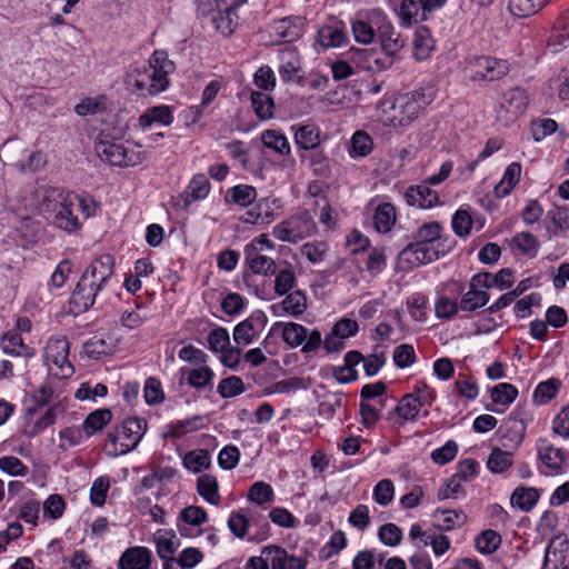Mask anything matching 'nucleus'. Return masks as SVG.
<instances>
[{
    "mask_svg": "<svg viewBox=\"0 0 569 569\" xmlns=\"http://www.w3.org/2000/svg\"><path fill=\"white\" fill-rule=\"evenodd\" d=\"M455 390L460 396L468 400H473L478 397L479 387L475 378L468 375H459L455 381Z\"/></svg>",
    "mask_w": 569,
    "mask_h": 569,
    "instance_id": "53",
    "label": "nucleus"
},
{
    "mask_svg": "<svg viewBox=\"0 0 569 569\" xmlns=\"http://www.w3.org/2000/svg\"><path fill=\"white\" fill-rule=\"evenodd\" d=\"M501 536L491 529L482 531L476 539V548L479 552L490 555L501 545Z\"/></svg>",
    "mask_w": 569,
    "mask_h": 569,
    "instance_id": "51",
    "label": "nucleus"
},
{
    "mask_svg": "<svg viewBox=\"0 0 569 569\" xmlns=\"http://www.w3.org/2000/svg\"><path fill=\"white\" fill-rule=\"evenodd\" d=\"M307 296L301 289L289 291L284 295V299L279 303L271 307L276 315H280L278 311L281 310L292 317H299L307 310Z\"/></svg>",
    "mask_w": 569,
    "mask_h": 569,
    "instance_id": "21",
    "label": "nucleus"
},
{
    "mask_svg": "<svg viewBox=\"0 0 569 569\" xmlns=\"http://www.w3.org/2000/svg\"><path fill=\"white\" fill-rule=\"evenodd\" d=\"M211 190V183L204 173L194 174L184 189L182 197L184 207L190 206L194 201L203 200Z\"/></svg>",
    "mask_w": 569,
    "mask_h": 569,
    "instance_id": "24",
    "label": "nucleus"
},
{
    "mask_svg": "<svg viewBox=\"0 0 569 569\" xmlns=\"http://www.w3.org/2000/svg\"><path fill=\"white\" fill-rule=\"evenodd\" d=\"M111 420V411L109 409H98L86 418L82 425V430L87 437L94 435L103 429Z\"/></svg>",
    "mask_w": 569,
    "mask_h": 569,
    "instance_id": "44",
    "label": "nucleus"
},
{
    "mask_svg": "<svg viewBox=\"0 0 569 569\" xmlns=\"http://www.w3.org/2000/svg\"><path fill=\"white\" fill-rule=\"evenodd\" d=\"M512 466V453L505 451L500 448H493L488 461L487 467L493 473H502Z\"/></svg>",
    "mask_w": 569,
    "mask_h": 569,
    "instance_id": "47",
    "label": "nucleus"
},
{
    "mask_svg": "<svg viewBox=\"0 0 569 569\" xmlns=\"http://www.w3.org/2000/svg\"><path fill=\"white\" fill-rule=\"evenodd\" d=\"M114 274V258L106 253L94 258L80 277L70 298V309L82 313L94 306L96 300L112 281Z\"/></svg>",
    "mask_w": 569,
    "mask_h": 569,
    "instance_id": "3",
    "label": "nucleus"
},
{
    "mask_svg": "<svg viewBox=\"0 0 569 569\" xmlns=\"http://www.w3.org/2000/svg\"><path fill=\"white\" fill-rule=\"evenodd\" d=\"M176 69L174 62L163 50H156L148 67L136 68L126 78L127 89L139 97H152L168 89V76Z\"/></svg>",
    "mask_w": 569,
    "mask_h": 569,
    "instance_id": "4",
    "label": "nucleus"
},
{
    "mask_svg": "<svg viewBox=\"0 0 569 569\" xmlns=\"http://www.w3.org/2000/svg\"><path fill=\"white\" fill-rule=\"evenodd\" d=\"M110 488V482L107 477L97 478L90 489L91 503L97 507H102L107 499V492Z\"/></svg>",
    "mask_w": 569,
    "mask_h": 569,
    "instance_id": "60",
    "label": "nucleus"
},
{
    "mask_svg": "<svg viewBox=\"0 0 569 569\" xmlns=\"http://www.w3.org/2000/svg\"><path fill=\"white\" fill-rule=\"evenodd\" d=\"M317 232V224L307 210L290 216L284 221L276 224L272 234L280 241L296 243Z\"/></svg>",
    "mask_w": 569,
    "mask_h": 569,
    "instance_id": "8",
    "label": "nucleus"
},
{
    "mask_svg": "<svg viewBox=\"0 0 569 569\" xmlns=\"http://www.w3.org/2000/svg\"><path fill=\"white\" fill-rule=\"evenodd\" d=\"M301 61L300 57L293 51H284L281 53V64L279 74L284 82H301Z\"/></svg>",
    "mask_w": 569,
    "mask_h": 569,
    "instance_id": "25",
    "label": "nucleus"
},
{
    "mask_svg": "<svg viewBox=\"0 0 569 569\" xmlns=\"http://www.w3.org/2000/svg\"><path fill=\"white\" fill-rule=\"evenodd\" d=\"M147 429V422L138 417L127 418L112 432L108 433L104 450L110 457L126 455L134 449Z\"/></svg>",
    "mask_w": 569,
    "mask_h": 569,
    "instance_id": "6",
    "label": "nucleus"
},
{
    "mask_svg": "<svg viewBox=\"0 0 569 569\" xmlns=\"http://www.w3.org/2000/svg\"><path fill=\"white\" fill-rule=\"evenodd\" d=\"M473 220L470 212L466 209H459L452 216L451 227L456 236L465 238L469 236L472 229Z\"/></svg>",
    "mask_w": 569,
    "mask_h": 569,
    "instance_id": "54",
    "label": "nucleus"
},
{
    "mask_svg": "<svg viewBox=\"0 0 569 569\" xmlns=\"http://www.w3.org/2000/svg\"><path fill=\"white\" fill-rule=\"evenodd\" d=\"M240 459V451L236 446L223 447L218 455V463L224 470H231L237 467Z\"/></svg>",
    "mask_w": 569,
    "mask_h": 569,
    "instance_id": "64",
    "label": "nucleus"
},
{
    "mask_svg": "<svg viewBox=\"0 0 569 569\" xmlns=\"http://www.w3.org/2000/svg\"><path fill=\"white\" fill-rule=\"evenodd\" d=\"M154 542L157 553L161 559H169L173 557L179 541L173 531L158 530L154 533Z\"/></svg>",
    "mask_w": 569,
    "mask_h": 569,
    "instance_id": "36",
    "label": "nucleus"
},
{
    "mask_svg": "<svg viewBox=\"0 0 569 569\" xmlns=\"http://www.w3.org/2000/svg\"><path fill=\"white\" fill-rule=\"evenodd\" d=\"M274 276L273 290L278 297L287 295L297 286L298 279L293 266L288 261L279 263Z\"/></svg>",
    "mask_w": 569,
    "mask_h": 569,
    "instance_id": "23",
    "label": "nucleus"
},
{
    "mask_svg": "<svg viewBox=\"0 0 569 569\" xmlns=\"http://www.w3.org/2000/svg\"><path fill=\"white\" fill-rule=\"evenodd\" d=\"M251 107L260 120L273 117L274 101L264 92L252 91L250 96Z\"/></svg>",
    "mask_w": 569,
    "mask_h": 569,
    "instance_id": "39",
    "label": "nucleus"
},
{
    "mask_svg": "<svg viewBox=\"0 0 569 569\" xmlns=\"http://www.w3.org/2000/svg\"><path fill=\"white\" fill-rule=\"evenodd\" d=\"M381 20V24H379L380 27L377 32V38L379 39L385 53L396 54L403 47V40L395 30L392 23L383 12Z\"/></svg>",
    "mask_w": 569,
    "mask_h": 569,
    "instance_id": "18",
    "label": "nucleus"
},
{
    "mask_svg": "<svg viewBox=\"0 0 569 569\" xmlns=\"http://www.w3.org/2000/svg\"><path fill=\"white\" fill-rule=\"evenodd\" d=\"M382 11L373 9L369 11L366 19H357L352 22L355 40L359 43H371L377 37L379 24H381Z\"/></svg>",
    "mask_w": 569,
    "mask_h": 569,
    "instance_id": "14",
    "label": "nucleus"
},
{
    "mask_svg": "<svg viewBox=\"0 0 569 569\" xmlns=\"http://www.w3.org/2000/svg\"><path fill=\"white\" fill-rule=\"evenodd\" d=\"M151 551L147 547H130L120 557L118 569H150Z\"/></svg>",
    "mask_w": 569,
    "mask_h": 569,
    "instance_id": "20",
    "label": "nucleus"
},
{
    "mask_svg": "<svg viewBox=\"0 0 569 569\" xmlns=\"http://www.w3.org/2000/svg\"><path fill=\"white\" fill-rule=\"evenodd\" d=\"M244 298L237 292L228 293L221 301V310L231 317L239 315L244 309Z\"/></svg>",
    "mask_w": 569,
    "mask_h": 569,
    "instance_id": "61",
    "label": "nucleus"
},
{
    "mask_svg": "<svg viewBox=\"0 0 569 569\" xmlns=\"http://www.w3.org/2000/svg\"><path fill=\"white\" fill-rule=\"evenodd\" d=\"M378 537L383 545L396 547L401 542L402 531L398 526L389 522L379 528Z\"/></svg>",
    "mask_w": 569,
    "mask_h": 569,
    "instance_id": "58",
    "label": "nucleus"
},
{
    "mask_svg": "<svg viewBox=\"0 0 569 569\" xmlns=\"http://www.w3.org/2000/svg\"><path fill=\"white\" fill-rule=\"evenodd\" d=\"M539 498L540 491L537 488L519 486L511 493L510 503L512 507L528 512L533 509Z\"/></svg>",
    "mask_w": 569,
    "mask_h": 569,
    "instance_id": "27",
    "label": "nucleus"
},
{
    "mask_svg": "<svg viewBox=\"0 0 569 569\" xmlns=\"http://www.w3.org/2000/svg\"><path fill=\"white\" fill-rule=\"evenodd\" d=\"M144 399L148 405H159L164 400V392L161 382L150 377L144 383Z\"/></svg>",
    "mask_w": 569,
    "mask_h": 569,
    "instance_id": "59",
    "label": "nucleus"
},
{
    "mask_svg": "<svg viewBox=\"0 0 569 569\" xmlns=\"http://www.w3.org/2000/svg\"><path fill=\"white\" fill-rule=\"evenodd\" d=\"M182 377L187 378V383L197 389L202 390L212 386L214 377L213 371L208 367H199L194 369L181 368Z\"/></svg>",
    "mask_w": 569,
    "mask_h": 569,
    "instance_id": "34",
    "label": "nucleus"
},
{
    "mask_svg": "<svg viewBox=\"0 0 569 569\" xmlns=\"http://www.w3.org/2000/svg\"><path fill=\"white\" fill-rule=\"evenodd\" d=\"M208 347L212 352H221L230 347V337L226 328L217 327L208 336Z\"/></svg>",
    "mask_w": 569,
    "mask_h": 569,
    "instance_id": "57",
    "label": "nucleus"
},
{
    "mask_svg": "<svg viewBox=\"0 0 569 569\" xmlns=\"http://www.w3.org/2000/svg\"><path fill=\"white\" fill-rule=\"evenodd\" d=\"M458 452V446L453 440L447 441L441 448L431 452L433 462L442 466L453 460Z\"/></svg>",
    "mask_w": 569,
    "mask_h": 569,
    "instance_id": "63",
    "label": "nucleus"
},
{
    "mask_svg": "<svg viewBox=\"0 0 569 569\" xmlns=\"http://www.w3.org/2000/svg\"><path fill=\"white\" fill-rule=\"evenodd\" d=\"M303 26L302 18L295 16L274 20L271 29L279 41L293 42L302 36Z\"/></svg>",
    "mask_w": 569,
    "mask_h": 569,
    "instance_id": "16",
    "label": "nucleus"
},
{
    "mask_svg": "<svg viewBox=\"0 0 569 569\" xmlns=\"http://www.w3.org/2000/svg\"><path fill=\"white\" fill-rule=\"evenodd\" d=\"M543 4V0H509L510 12L519 18L536 13Z\"/></svg>",
    "mask_w": 569,
    "mask_h": 569,
    "instance_id": "55",
    "label": "nucleus"
},
{
    "mask_svg": "<svg viewBox=\"0 0 569 569\" xmlns=\"http://www.w3.org/2000/svg\"><path fill=\"white\" fill-rule=\"evenodd\" d=\"M96 152L102 161L118 167H133L143 160L140 152L129 150L114 140H100L96 143Z\"/></svg>",
    "mask_w": 569,
    "mask_h": 569,
    "instance_id": "11",
    "label": "nucleus"
},
{
    "mask_svg": "<svg viewBox=\"0 0 569 569\" xmlns=\"http://www.w3.org/2000/svg\"><path fill=\"white\" fill-rule=\"evenodd\" d=\"M452 247L443 226L438 221L420 224L411 236V241L401 250L400 259L411 267H419L446 256Z\"/></svg>",
    "mask_w": 569,
    "mask_h": 569,
    "instance_id": "2",
    "label": "nucleus"
},
{
    "mask_svg": "<svg viewBox=\"0 0 569 569\" xmlns=\"http://www.w3.org/2000/svg\"><path fill=\"white\" fill-rule=\"evenodd\" d=\"M173 122V113L171 107L160 104L148 108L139 117V126L142 129L151 127L153 123H160L162 126H170Z\"/></svg>",
    "mask_w": 569,
    "mask_h": 569,
    "instance_id": "26",
    "label": "nucleus"
},
{
    "mask_svg": "<svg viewBox=\"0 0 569 569\" xmlns=\"http://www.w3.org/2000/svg\"><path fill=\"white\" fill-rule=\"evenodd\" d=\"M453 168L452 161H445L437 174L428 177L421 184L410 186L405 192L406 202L421 209H430L439 203V194L430 186H437L448 179Z\"/></svg>",
    "mask_w": 569,
    "mask_h": 569,
    "instance_id": "7",
    "label": "nucleus"
},
{
    "mask_svg": "<svg viewBox=\"0 0 569 569\" xmlns=\"http://www.w3.org/2000/svg\"><path fill=\"white\" fill-rule=\"evenodd\" d=\"M413 47V56L417 60L422 61L430 56V52L435 49V41L428 29L421 28L416 31Z\"/></svg>",
    "mask_w": 569,
    "mask_h": 569,
    "instance_id": "43",
    "label": "nucleus"
},
{
    "mask_svg": "<svg viewBox=\"0 0 569 569\" xmlns=\"http://www.w3.org/2000/svg\"><path fill=\"white\" fill-rule=\"evenodd\" d=\"M247 498L257 505L270 503L274 500L272 487L263 481H257L248 490Z\"/></svg>",
    "mask_w": 569,
    "mask_h": 569,
    "instance_id": "49",
    "label": "nucleus"
},
{
    "mask_svg": "<svg viewBox=\"0 0 569 569\" xmlns=\"http://www.w3.org/2000/svg\"><path fill=\"white\" fill-rule=\"evenodd\" d=\"M396 208L390 202L379 204L373 214V224L378 232H389L396 223Z\"/></svg>",
    "mask_w": 569,
    "mask_h": 569,
    "instance_id": "32",
    "label": "nucleus"
},
{
    "mask_svg": "<svg viewBox=\"0 0 569 569\" xmlns=\"http://www.w3.org/2000/svg\"><path fill=\"white\" fill-rule=\"evenodd\" d=\"M432 101V93L426 89L413 90L392 99H385L378 106L380 121L393 129L410 126L420 112Z\"/></svg>",
    "mask_w": 569,
    "mask_h": 569,
    "instance_id": "5",
    "label": "nucleus"
},
{
    "mask_svg": "<svg viewBox=\"0 0 569 569\" xmlns=\"http://www.w3.org/2000/svg\"><path fill=\"white\" fill-rule=\"evenodd\" d=\"M297 146L306 151L315 150L320 144V131L315 124H305L295 132Z\"/></svg>",
    "mask_w": 569,
    "mask_h": 569,
    "instance_id": "35",
    "label": "nucleus"
},
{
    "mask_svg": "<svg viewBox=\"0 0 569 569\" xmlns=\"http://www.w3.org/2000/svg\"><path fill=\"white\" fill-rule=\"evenodd\" d=\"M502 99V107L506 108L507 111L520 113L526 109L527 97L525 94V91L520 88H512L507 90L503 93Z\"/></svg>",
    "mask_w": 569,
    "mask_h": 569,
    "instance_id": "50",
    "label": "nucleus"
},
{
    "mask_svg": "<svg viewBox=\"0 0 569 569\" xmlns=\"http://www.w3.org/2000/svg\"><path fill=\"white\" fill-rule=\"evenodd\" d=\"M0 348L4 353L13 357L32 358L36 356V349L26 345L17 330H8L2 335Z\"/></svg>",
    "mask_w": 569,
    "mask_h": 569,
    "instance_id": "19",
    "label": "nucleus"
},
{
    "mask_svg": "<svg viewBox=\"0 0 569 569\" xmlns=\"http://www.w3.org/2000/svg\"><path fill=\"white\" fill-rule=\"evenodd\" d=\"M246 390L242 379L238 376L224 378L218 385V393L222 398H232L241 395Z\"/></svg>",
    "mask_w": 569,
    "mask_h": 569,
    "instance_id": "56",
    "label": "nucleus"
},
{
    "mask_svg": "<svg viewBox=\"0 0 569 569\" xmlns=\"http://www.w3.org/2000/svg\"><path fill=\"white\" fill-rule=\"evenodd\" d=\"M0 470L10 476H26L28 467L14 456H6L0 458Z\"/></svg>",
    "mask_w": 569,
    "mask_h": 569,
    "instance_id": "62",
    "label": "nucleus"
},
{
    "mask_svg": "<svg viewBox=\"0 0 569 569\" xmlns=\"http://www.w3.org/2000/svg\"><path fill=\"white\" fill-rule=\"evenodd\" d=\"M518 396V389L508 382H501L491 389V399L497 405L509 406Z\"/></svg>",
    "mask_w": 569,
    "mask_h": 569,
    "instance_id": "52",
    "label": "nucleus"
},
{
    "mask_svg": "<svg viewBox=\"0 0 569 569\" xmlns=\"http://www.w3.org/2000/svg\"><path fill=\"white\" fill-rule=\"evenodd\" d=\"M421 397L408 393L401 398L395 411L402 421H413L421 409Z\"/></svg>",
    "mask_w": 569,
    "mask_h": 569,
    "instance_id": "37",
    "label": "nucleus"
},
{
    "mask_svg": "<svg viewBox=\"0 0 569 569\" xmlns=\"http://www.w3.org/2000/svg\"><path fill=\"white\" fill-rule=\"evenodd\" d=\"M208 521V513L202 507L188 506L180 512L178 530L181 536L197 537L201 533L199 527Z\"/></svg>",
    "mask_w": 569,
    "mask_h": 569,
    "instance_id": "12",
    "label": "nucleus"
},
{
    "mask_svg": "<svg viewBox=\"0 0 569 569\" xmlns=\"http://www.w3.org/2000/svg\"><path fill=\"white\" fill-rule=\"evenodd\" d=\"M258 518L252 515L247 517L239 511H232L228 519V527L237 538L243 539L247 536L249 526L258 523Z\"/></svg>",
    "mask_w": 569,
    "mask_h": 569,
    "instance_id": "45",
    "label": "nucleus"
},
{
    "mask_svg": "<svg viewBox=\"0 0 569 569\" xmlns=\"http://www.w3.org/2000/svg\"><path fill=\"white\" fill-rule=\"evenodd\" d=\"M398 14L405 26L416 24L429 19L425 0H402Z\"/></svg>",
    "mask_w": 569,
    "mask_h": 569,
    "instance_id": "22",
    "label": "nucleus"
},
{
    "mask_svg": "<svg viewBox=\"0 0 569 569\" xmlns=\"http://www.w3.org/2000/svg\"><path fill=\"white\" fill-rule=\"evenodd\" d=\"M262 555H267L272 569H306L308 563L305 558L289 555L284 548L276 545L263 547Z\"/></svg>",
    "mask_w": 569,
    "mask_h": 569,
    "instance_id": "15",
    "label": "nucleus"
},
{
    "mask_svg": "<svg viewBox=\"0 0 569 569\" xmlns=\"http://www.w3.org/2000/svg\"><path fill=\"white\" fill-rule=\"evenodd\" d=\"M182 463L186 469L193 473H199L208 469L211 465V458L208 450L196 449L187 452L182 458Z\"/></svg>",
    "mask_w": 569,
    "mask_h": 569,
    "instance_id": "38",
    "label": "nucleus"
},
{
    "mask_svg": "<svg viewBox=\"0 0 569 569\" xmlns=\"http://www.w3.org/2000/svg\"><path fill=\"white\" fill-rule=\"evenodd\" d=\"M257 199V190L249 184H237L229 188L224 194L227 204H237L240 207H249Z\"/></svg>",
    "mask_w": 569,
    "mask_h": 569,
    "instance_id": "29",
    "label": "nucleus"
},
{
    "mask_svg": "<svg viewBox=\"0 0 569 569\" xmlns=\"http://www.w3.org/2000/svg\"><path fill=\"white\" fill-rule=\"evenodd\" d=\"M512 246L522 254L536 257L540 248L539 240L530 232L521 231L513 236Z\"/></svg>",
    "mask_w": 569,
    "mask_h": 569,
    "instance_id": "42",
    "label": "nucleus"
},
{
    "mask_svg": "<svg viewBox=\"0 0 569 569\" xmlns=\"http://www.w3.org/2000/svg\"><path fill=\"white\" fill-rule=\"evenodd\" d=\"M521 177V164L519 162H511L500 182L495 187V196L497 198H505L511 193L513 188L519 183Z\"/></svg>",
    "mask_w": 569,
    "mask_h": 569,
    "instance_id": "30",
    "label": "nucleus"
},
{
    "mask_svg": "<svg viewBox=\"0 0 569 569\" xmlns=\"http://www.w3.org/2000/svg\"><path fill=\"white\" fill-rule=\"evenodd\" d=\"M318 41L323 48L340 47L346 41L345 26L341 22L326 24L318 30Z\"/></svg>",
    "mask_w": 569,
    "mask_h": 569,
    "instance_id": "28",
    "label": "nucleus"
},
{
    "mask_svg": "<svg viewBox=\"0 0 569 569\" xmlns=\"http://www.w3.org/2000/svg\"><path fill=\"white\" fill-rule=\"evenodd\" d=\"M373 149V140L369 133L358 130L353 133L350 144L351 157H366Z\"/></svg>",
    "mask_w": 569,
    "mask_h": 569,
    "instance_id": "48",
    "label": "nucleus"
},
{
    "mask_svg": "<svg viewBox=\"0 0 569 569\" xmlns=\"http://www.w3.org/2000/svg\"><path fill=\"white\" fill-rule=\"evenodd\" d=\"M561 381L558 378H551L540 382L533 391V401L537 405H547L559 392Z\"/></svg>",
    "mask_w": 569,
    "mask_h": 569,
    "instance_id": "41",
    "label": "nucleus"
},
{
    "mask_svg": "<svg viewBox=\"0 0 569 569\" xmlns=\"http://www.w3.org/2000/svg\"><path fill=\"white\" fill-rule=\"evenodd\" d=\"M470 80L475 82H493L503 79L511 70L507 59L491 56L472 58L468 63Z\"/></svg>",
    "mask_w": 569,
    "mask_h": 569,
    "instance_id": "10",
    "label": "nucleus"
},
{
    "mask_svg": "<svg viewBox=\"0 0 569 569\" xmlns=\"http://www.w3.org/2000/svg\"><path fill=\"white\" fill-rule=\"evenodd\" d=\"M282 326V339L290 347L296 348L307 339V328L297 322L280 323L274 327Z\"/></svg>",
    "mask_w": 569,
    "mask_h": 569,
    "instance_id": "40",
    "label": "nucleus"
},
{
    "mask_svg": "<svg viewBox=\"0 0 569 569\" xmlns=\"http://www.w3.org/2000/svg\"><path fill=\"white\" fill-rule=\"evenodd\" d=\"M39 210L51 218L54 226L69 233L77 232L82 227L83 219L93 214L92 199L81 197L72 191L58 187H40L36 191Z\"/></svg>",
    "mask_w": 569,
    "mask_h": 569,
    "instance_id": "1",
    "label": "nucleus"
},
{
    "mask_svg": "<svg viewBox=\"0 0 569 569\" xmlns=\"http://www.w3.org/2000/svg\"><path fill=\"white\" fill-rule=\"evenodd\" d=\"M490 299L486 290L479 289L470 281L469 290L462 295L459 302L460 311L472 312L486 306Z\"/></svg>",
    "mask_w": 569,
    "mask_h": 569,
    "instance_id": "31",
    "label": "nucleus"
},
{
    "mask_svg": "<svg viewBox=\"0 0 569 569\" xmlns=\"http://www.w3.org/2000/svg\"><path fill=\"white\" fill-rule=\"evenodd\" d=\"M197 492L209 503L219 505L221 496L219 493L218 480L214 476L204 473L197 479Z\"/></svg>",
    "mask_w": 569,
    "mask_h": 569,
    "instance_id": "33",
    "label": "nucleus"
},
{
    "mask_svg": "<svg viewBox=\"0 0 569 569\" xmlns=\"http://www.w3.org/2000/svg\"><path fill=\"white\" fill-rule=\"evenodd\" d=\"M246 264L252 273L260 276H272L276 273L278 263L270 257L257 252L253 244H248L244 248Z\"/></svg>",
    "mask_w": 569,
    "mask_h": 569,
    "instance_id": "17",
    "label": "nucleus"
},
{
    "mask_svg": "<svg viewBox=\"0 0 569 569\" xmlns=\"http://www.w3.org/2000/svg\"><path fill=\"white\" fill-rule=\"evenodd\" d=\"M538 457L547 469L546 473H560L563 470L566 461L569 459V452L555 447L546 439H540L538 445Z\"/></svg>",
    "mask_w": 569,
    "mask_h": 569,
    "instance_id": "13",
    "label": "nucleus"
},
{
    "mask_svg": "<svg viewBox=\"0 0 569 569\" xmlns=\"http://www.w3.org/2000/svg\"><path fill=\"white\" fill-rule=\"evenodd\" d=\"M262 143L282 156L290 153V144L284 134L277 130H266L261 134Z\"/></svg>",
    "mask_w": 569,
    "mask_h": 569,
    "instance_id": "46",
    "label": "nucleus"
},
{
    "mask_svg": "<svg viewBox=\"0 0 569 569\" xmlns=\"http://www.w3.org/2000/svg\"><path fill=\"white\" fill-rule=\"evenodd\" d=\"M69 341L64 336L50 338L44 347V362L53 376L66 379L73 375L74 369L69 361Z\"/></svg>",
    "mask_w": 569,
    "mask_h": 569,
    "instance_id": "9",
    "label": "nucleus"
}]
</instances>
